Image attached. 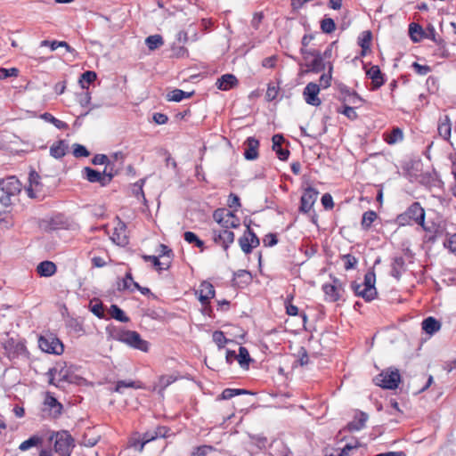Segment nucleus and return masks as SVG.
<instances>
[{"label":"nucleus","instance_id":"1","mask_svg":"<svg viewBox=\"0 0 456 456\" xmlns=\"http://www.w3.org/2000/svg\"><path fill=\"white\" fill-rule=\"evenodd\" d=\"M77 367L73 364L68 365L66 362H59L55 366L50 368L45 375L48 377V384L59 389L64 388V383L77 386H84L87 380L76 374Z\"/></svg>","mask_w":456,"mask_h":456},{"label":"nucleus","instance_id":"2","mask_svg":"<svg viewBox=\"0 0 456 456\" xmlns=\"http://www.w3.org/2000/svg\"><path fill=\"white\" fill-rule=\"evenodd\" d=\"M226 216H232V211L224 208H219L213 213L214 220L220 224L222 229H212L211 238L216 245L221 246L222 248L227 253L230 246L234 242L235 234L229 230V226H235L236 220L231 224L227 223Z\"/></svg>","mask_w":456,"mask_h":456},{"label":"nucleus","instance_id":"3","mask_svg":"<svg viewBox=\"0 0 456 456\" xmlns=\"http://www.w3.org/2000/svg\"><path fill=\"white\" fill-rule=\"evenodd\" d=\"M426 211L419 201H413L403 213L396 216L395 223L399 227L417 224L424 227Z\"/></svg>","mask_w":456,"mask_h":456},{"label":"nucleus","instance_id":"4","mask_svg":"<svg viewBox=\"0 0 456 456\" xmlns=\"http://www.w3.org/2000/svg\"><path fill=\"white\" fill-rule=\"evenodd\" d=\"M49 441L53 443V450L59 456H70L76 446L75 439L67 430L53 432Z\"/></svg>","mask_w":456,"mask_h":456},{"label":"nucleus","instance_id":"5","mask_svg":"<svg viewBox=\"0 0 456 456\" xmlns=\"http://www.w3.org/2000/svg\"><path fill=\"white\" fill-rule=\"evenodd\" d=\"M113 338L119 342L126 344L134 349L145 353L149 351V342L142 339L137 331L120 329L116 331Z\"/></svg>","mask_w":456,"mask_h":456},{"label":"nucleus","instance_id":"6","mask_svg":"<svg viewBox=\"0 0 456 456\" xmlns=\"http://www.w3.org/2000/svg\"><path fill=\"white\" fill-rule=\"evenodd\" d=\"M373 382L384 389L394 390L401 382V375L396 368H387L374 377Z\"/></svg>","mask_w":456,"mask_h":456},{"label":"nucleus","instance_id":"7","mask_svg":"<svg viewBox=\"0 0 456 456\" xmlns=\"http://www.w3.org/2000/svg\"><path fill=\"white\" fill-rule=\"evenodd\" d=\"M300 53L306 61L305 66L308 71L317 74L326 69V63L322 60L319 50L301 48Z\"/></svg>","mask_w":456,"mask_h":456},{"label":"nucleus","instance_id":"8","mask_svg":"<svg viewBox=\"0 0 456 456\" xmlns=\"http://www.w3.org/2000/svg\"><path fill=\"white\" fill-rule=\"evenodd\" d=\"M38 346L43 352L47 354L61 355L64 352L62 342L53 334L40 336Z\"/></svg>","mask_w":456,"mask_h":456},{"label":"nucleus","instance_id":"9","mask_svg":"<svg viewBox=\"0 0 456 456\" xmlns=\"http://www.w3.org/2000/svg\"><path fill=\"white\" fill-rule=\"evenodd\" d=\"M5 349L8 350L11 358L28 359L29 352L24 339L10 338L5 343Z\"/></svg>","mask_w":456,"mask_h":456},{"label":"nucleus","instance_id":"10","mask_svg":"<svg viewBox=\"0 0 456 456\" xmlns=\"http://www.w3.org/2000/svg\"><path fill=\"white\" fill-rule=\"evenodd\" d=\"M69 224V219L67 216L64 214L58 213L48 220H44L42 227L45 232H49L61 229H67Z\"/></svg>","mask_w":456,"mask_h":456},{"label":"nucleus","instance_id":"11","mask_svg":"<svg viewBox=\"0 0 456 456\" xmlns=\"http://www.w3.org/2000/svg\"><path fill=\"white\" fill-rule=\"evenodd\" d=\"M318 195L319 191L311 186L305 189L300 199L299 212L304 214L308 213L314 205Z\"/></svg>","mask_w":456,"mask_h":456},{"label":"nucleus","instance_id":"12","mask_svg":"<svg viewBox=\"0 0 456 456\" xmlns=\"http://www.w3.org/2000/svg\"><path fill=\"white\" fill-rule=\"evenodd\" d=\"M320 86L314 82H309L303 91V97L305 102L311 106L318 107L322 101L319 98Z\"/></svg>","mask_w":456,"mask_h":456},{"label":"nucleus","instance_id":"13","mask_svg":"<svg viewBox=\"0 0 456 456\" xmlns=\"http://www.w3.org/2000/svg\"><path fill=\"white\" fill-rule=\"evenodd\" d=\"M40 175L35 171L31 170L28 175V186L26 188L28 196L30 199L43 200L44 194L39 192V187L42 186L40 182Z\"/></svg>","mask_w":456,"mask_h":456},{"label":"nucleus","instance_id":"14","mask_svg":"<svg viewBox=\"0 0 456 456\" xmlns=\"http://www.w3.org/2000/svg\"><path fill=\"white\" fill-rule=\"evenodd\" d=\"M117 226L114 228L111 240L118 246L126 247L129 243V238L126 234V224L119 218Z\"/></svg>","mask_w":456,"mask_h":456},{"label":"nucleus","instance_id":"15","mask_svg":"<svg viewBox=\"0 0 456 456\" xmlns=\"http://www.w3.org/2000/svg\"><path fill=\"white\" fill-rule=\"evenodd\" d=\"M366 76L371 79V91L379 89L386 83L385 75L378 65H372L367 69Z\"/></svg>","mask_w":456,"mask_h":456},{"label":"nucleus","instance_id":"16","mask_svg":"<svg viewBox=\"0 0 456 456\" xmlns=\"http://www.w3.org/2000/svg\"><path fill=\"white\" fill-rule=\"evenodd\" d=\"M21 183L15 176H10L0 180V189L8 195H17L21 191Z\"/></svg>","mask_w":456,"mask_h":456},{"label":"nucleus","instance_id":"17","mask_svg":"<svg viewBox=\"0 0 456 456\" xmlns=\"http://www.w3.org/2000/svg\"><path fill=\"white\" fill-rule=\"evenodd\" d=\"M273 141V151H275L280 160L285 161L289 157V151L282 148V143L285 142V138L281 134H276L272 138Z\"/></svg>","mask_w":456,"mask_h":456},{"label":"nucleus","instance_id":"18","mask_svg":"<svg viewBox=\"0 0 456 456\" xmlns=\"http://www.w3.org/2000/svg\"><path fill=\"white\" fill-rule=\"evenodd\" d=\"M376 283V273L374 267L370 268L364 275L363 280V288H365V293L363 295L367 296V293H370L373 298L375 299L378 296V291L375 287Z\"/></svg>","mask_w":456,"mask_h":456},{"label":"nucleus","instance_id":"19","mask_svg":"<svg viewBox=\"0 0 456 456\" xmlns=\"http://www.w3.org/2000/svg\"><path fill=\"white\" fill-rule=\"evenodd\" d=\"M368 419L366 412L357 411L354 419L347 423L346 429L349 432L360 431L365 427Z\"/></svg>","mask_w":456,"mask_h":456},{"label":"nucleus","instance_id":"20","mask_svg":"<svg viewBox=\"0 0 456 456\" xmlns=\"http://www.w3.org/2000/svg\"><path fill=\"white\" fill-rule=\"evenodd\" d=\"M82 175L90 183H98L101 186H107V182L104 179V175L96 169L90 167H86L82 170Z\"/></svg>","mask_w":456,"mask_h":456},{"label":"nucleus","instance_id":"21","mask_svg":"<svg viewBox=\"0 0 456 456\" xmlns=\"http://www.w3.org/2000/svg\"><path fill=\"white\" fill-rule=\"evenodd\" d=\"M244 157L247 160H254L258 157L259 141L253 137H248L245 141Z\"/></svg>","mask_w":456,"mask_h":456},{"label":"nucleus","instance_id":"22","mask_svg":"<svg viewBox=\"0 0 456 456\" xmlns=\"http://www.w3.org/2000/svg\"><path fill=\"white\" fill-rule=\"evenodd\" d=\"M237 84L238 79L234 75L224 74L217 79L216 85L219 90L228 91L237 86Z\"/></svg>","mask_w":456,"mask_h":456},{"label":"nucleus","instance_id":"23","mask_svg":"<svg viewBox=\"0 0 456 456\" xmlns=\"http://www.w3.org/2000/svg\"><path fill=\"white\" fill-rule=\"evenodd\" d=\"M123 388L144 389L145 385L140 380H118L112 391L123 394Z\"/></svg>","mask_w":456,"mask_h":456},{"label":"nucleus","instance_id":"24","mask_svg":"<svg viewBox=\"0 0 456 456\" xmlns=\"http://www.w3.org/2000/svg\"><path fill=\"white\" fill-rule=\"evenodd\" d=\"M57 272L56 265L48 260L40 262L37 266V273L40 277H51Z\"/></svg>","mask_w":456,"mask_h":456},{"label":"nucleus","instance_id":"25","mask_svg":"<svg viewBox=\"0 0 456 456\" xmlns=\"http://www.w3.org/2000/svg\"><path fill=\"white\" fill-rule=\"evenodd\" d=\"M405 271V261L403 256H395L391 263L390 275L399 281Z\"/></svg>","mask_w":456,"mask_h":456},{"label":"nucleus","instance_id":"26","mask_svg":"<svg viewBox=\"0 0 456 456\" xmlns=\"http://www.w3.org/2000/svg\"><path fill=\"white\" fill-rule=\"evenodd\" d=\"M322 291L325 294V299L329 302H337L340 299V290L338 285L324 283L322 287Z\"/></svg>","mask_w":456,"mask_h":456},{"label":"nucleus","instance_id":"27","mask_svg":"<svg viewBox=\"0 0 456 456\" xmlns=\"http://www.w3.org/2000/svg\"><path fill=\"white\" fill-rule=\"evenodd\" d=\"M252 281L250 272L247 270H238L233 273L232 286L244 287Z\"/></svg>","mask_w":456,"mask_h":456},{"label":"nucleus","instance_id":"28","mask_svg":"<svg viewBox=\"0 0 456 456\" xmlns=\"http://www.w3.org/2000/svg\"><path fill=\"white\" fill-rule=\"evenodd\" d=\"M437 131L443 139L449 141L452 133V123L448 115L439 119Z\"/></svg>","mask_w":456,"mask_h":456},{"label":"nucleus","instance_id":"29","mask_svg":"<svg viewBox=\"0 0 456 456\" xmlns=\"http://www.w3.org/2000/svg\"><path fill=\"white\" fill-rule=\"evenodd\" d=\"M177 380V377L174 375H162L159 378V382L153 387V391H158V394L164 397L165 389Z\"/></svg>","mask_w":456,"mask_h":456},{"label":"nucleus","instance_id":"30","mask_svg":"<svg viewBox=\"0 0 456 456\" xmlns=\"http://www.w3.org/2000/svg\"><path fill=\"white\" fill-rule=\"evenodd\" d=\"M422 330L428 335H433L441 329V322L433 316H428L422 321Z\"/></svg>","mask_w":456,"mask_h":456},{"label":"nucleus","instance_id":"31","mask_svg":"<svg viewBox=\"0 0 456 456\" xmlns=\"http://www.w3.org/2000/svg\"><path fill=\"white\" fill-rule=\"evenodd\" d=\"M68 148L64 140H59L50 147V155L56 159H60L66 155Z\"/></svg>","mask_w":456,"mask_h":456},{"label":"nucleus","instance_id":"32","mask_svg":"<svg viewBox=\"0 0 456 456\" xmlns=\"http://www.w3.org/2000/svg\"><path fill=\"white\" fill-rule=\"evenodd\" d=\"M384 140L387 144H395L403 140V132L400 127L394 126L389 132L384 134Z\"/></svg>","mask_w":456,"mask_h":456},{"label":"nucleus","instance_id":"33","mask_svg":"<svg viewBox=\"0 0 456 456\" xmlns=\"http://www.w3.org/2000/svg\"><path fill=\"white\" fill-rule=\"evenodd\" d=\"M409 35L414 43H418L422 38L428 37V33L423 29V28L419 24L414 22L409 25Z\"/></svg>","mask_w":456,"mask_h":456},{"label":"nucleus","instance_id":"34","mask_svg":"<svg viewBox=\"0 0 456 456\" xmlns=\"http://www.w3.org/2000/svg\"><path fill=\"white\" fill-rule=\"evenodd\" d=\"M253 395V393L249 390L244 388H225L223 390L222 394L218 396V399L221 400H229L236 395Z\"/></svg>","mask_w":456,"mask_h":456},{"label":"nucleus","instance_id":"35","mask_svg":"<svg viewBox=\"0 0 456 456\" xmlns=\"http://www.w3.org/2000/svg\"><path fill=\"white\" fill-rule=\"evenodd\" d=\"M193 94H194V91H192V92H184V91H183L181 89H177L176 88V89H174V90L170 91L167 94V99L169 102H180L183 99H187V98L191 97Z\"/></svg>","mask_w":456,"mask_h":456},{"label":"nucleus","instance_id":"36","mask_svg":"<svg viewBox=\"0 0 456 456\" xmlns=\"http://www.w3.org/2000/svg\"><path fill=\"white\" fill-rule=\"evenodd\" d=\"M142 258L145 262L152 263V265L154 266V268L159 272H160L162 270H167L171 266V262H168V263L160 262L158 256L142 255Z\"/></svg>","mask_w":456,"mask_h":456},{"label":"nucleus","instance_id":"37","mask_svg":"<svg viewBox=\"0 0 456 456\" xmlns=\"http://www.w3.org/2000/svg\"><path fill=\"white\" fill-rule=\"evenodd\" d=\"M97 79V74L93 70H86L83 72L79 77V85L82 89L88 90L89 85L94 83Z\"/></svg>","mask_w":456,"mask_h":456},{"label":"nucleus","instance_id":"38","mask_svg":"<svg viewBox=\"0 0 456 456\" xmlns=\"http://www.w3.org/2000/svg\"><path fill=\"white\" fill-rule=\"evenodd\" d=\"M184 240L189 244H193L195 247L203 251L205 249V243L202 240L199 238V236L193 232H185L183 233Z\"/></svg>","mask_w":456,"mask_h":456},{"label":"nucleus","instance_id":"39","mask_svg":"<svg viewBox=\"0 0 456 456\" xmlns=\"http://www.w3.org/2000/svg\"><path fill=\"white\" fill-rule=\"evenodd\" d=\"M45 404L48 405L54 411V416L61 413L62 404L50 392L46 393Z\"/></svg>","mask_w":456,"mask_h":456},{"label":"nucleus","instance_id":"40","mask_svg":"<svg viewBox=\"0 0 456 456\" xmlns=\"http://www.w3.org/2000/svg\"><path fill=\"white\" fill-rule=\"evenodd\" d=\"M109 312L111 318L120 322H128L130 321L129 317H127L125 312L117 305H111Z\"/></svg>","mask_w":456,"mask_h":456},{"label":"nucleus","instance_id":"41","mask_svg":"<svg viewBox=\"0 0 456 456\" xmlns=\"http://www.w3.org/2000/svg\"><path fill=\"white\" fill-rule=\"evenodd\" d=\"M145 45L149 50L153 51L162 46L164 45V40L160 35H151L146 37Z\"/></svg>","mask_w":456,"mask_h":456},{"label":"nucleus","instance_id":"42","mask_svg":"<svg viewBox=\"0 0 456 456\" xmlns=\"http://www.w3.org/2000/svg\"><path fill=\"white\" fill-rule=\"evenodd\" d=\"M377 217L378 215L373 210H368L364 212L361 222L362 228L365 231L369 230Z\"/></svg>","mask_w":456,"mask_h":456},{"label":"nucleus","instance_id":"43","mask_svg":"<svg viewBox=\"0 0 456 456\" xmlns=\"http://www.w3.org/2000/svg\"><path fill=\"white\" fill-rule=\"evenodd\" d=\"M350 287L354 291V295L356 297H362L365 302H371L372 300H374L373 297L370 293H367V296L363 295V293H365V288H362V285L357 283L355 281L351 282Z\"/></svg>","mask_w":456,"mask_h":456},{"label":"nucleus","instance_id":"44","mask_svg":"<svg viewBox=\"0 0 456 456\" xmlns=\"http://www.w3.org/2000/svg\"><path fill=\"white\" fill-rule=\"evenodd\" d=\"M43 444L42 437L38 436H32L28 439L23 441L20 446L19 449L22 452L27 451L32 447L41 445Z\"/></svg>","mask_w":456,"mask_h":456},{"label":"nucleus","instance_id":"45","mask_svg":"<svg viewBox=\"0 0 456 456\" xmlns=\"http://www.w3.org/2000/svg\"><path fill=\"white\" fill-rule=\"evenodd\" d=\"M237 361L242 368H248L249 362L252 361L248 349L244 346L239 347V354H237Z\"/></svg>","mask_w":456,"mask_h":456},{"label":"nucleus","instance_id":"46","mask_svg":"<svg viewBox=\"0 0 456 456\" xmlns=\"http://www.w3.org/2000/svg\"><path fill=\"white\" fill-rule=\"evenodd\" d=\"M104 179L107 182V185L110 183L114 176L118 174V170L116 169L115 164L110 160L105 165L104 170L102 171Z\"/></svg>","mask_w":456,"mask_h":456},{"label":"nucleus","instance_id":"47","mask_svg":"<svg viewBox=\"0 0 456 456\" xmlns=\"http://www.w3.org/2000/svg\"><path fill=\"white\" fill-rule=\"evenodd\" d=\"M41 118L44 120L52 123L58 129H67L69 127V126L66 122L56 118L49 112H45L44 114L41 115Z\"/></svg>","mask_w":456,"mask_h":456},{"label":"nucleus","instance_id":"48","mask_svg":"<svg viewBox=\"0 0 456 456\" xmlns=\"http://www.w3.org/2000/svg\"><path fill=\"white\" fill-rule=\"evenodd\" d=\"M428 37L427 38L431 39L433 42H435L440 48L445 47V41L441 37H436V31L432 24H428L427 27Z\"/></svg>","mask_w":456,"mask_h":456},{"label":"nucleus","instance_id":"49","mask_svg":"<svg viewBox=\"0 0 456 456\" xmlns=\"http://www.w3.org/2000/svg\"><path fill=\"white\" fill-rule=\"evenodd\" d=\"M328 66H329L328 72L323 73L320 77V85H319L320 87L322 86L323 88H327L330 86V81L332 78L333 65L331 62L328 61Z\"/></svg>","mask_w":456,"mask_h":456},{"label":"nucleus","instance_id":"50","mask_svg":"<svg viewBox=\"0 0 456 456\" xmlns=\"http://www.w3.org/2000/svg\"><path fill=\"white\" fill-rule=\"evenodd\" d=\"M372 39V34L370 30H365L361 34L358 38V45L361 48L370 49V42Z\"/></svg>","mask_w":456,"mask_h":456},{"label":"nucleus","instance_id":"51","mask_svg":"<svg viewBox=\"0 0 456 456\" xmlns=\"http://www.w3.org/2000/svg\"><path fill=\"white\" fill-rule=\"evenodd\" d=\"M321 29L323 33L330 34L336 29V23L333 19L325 17L321 20Z\"/></svg>","mask_w":456,"mask_h":456},{"label":"nucleus","instance_id":"52","mask_svg":"<svg viewBox=\"0 0 456 456\" xmlns=\"http://www.w3.org/2000/svg\"><path fill=\"white\" fill-rule=\"evenodd\" d=\"M198 292H200L210 298H213L216 295V290H215L214 286L210 282L206 281H202L200 283V289Z\"/></svg>","mask_w":456,"mask_h":456},{"label":"nucleus","instance_id":"53","mask_svg":"<svg viewBox=\"0 0 456 456\" xmlns=\"http://www.w3.org/2000/svg\"><path fill=\"white\" fill-rule=\"evenodd\" d=\"M91 312L100 319L105 318V306L101 301H97L95 304L90 303Z\"/></svg>","mask_w":456,"mask_h":456},{"label":"nucleus","instance_id":"54","mask_svg":"<svg viewBox=\"0 0 456 456\" xmlns=\"http://www.w3.org/2000/svg\"><path fill=\"white\" fill-rule=\"evenodd\" d=\"M342 260L344 261V268L345 270H352L356 267V265L358 263L357 258L351 255V254H346L341 256Z\"/></svg>","mask_w":456,"mask_h":456},{"label":"nucleus","instance_id":"55","mask_svg":"<svg viewBox=\"0 0 456 456\" xmlns=\"http://www.w3.org/2000/svg\"><path fill=\"white\" fill-rule=\"evenodd\" d=\"M354 107L348 106L347 104L343 105L342 109H338L337 111L345 115L350 120H356L358 118V114L354 110Z\"/></svg>","mask_w":456,"mask_h":456},{"label":"nucleus","instance_id":"56","mask_svg":"<svg viewBox=\"0 0 456 456\" xmlns=\"http://www.w3.org/2000/svg\"><path fill=\"white\" fill-rule=\"evenodd\" d=\"M213 341L216 344L219 349L224 348V345L231 340L226 338L224 333L221 330H216L213 333Z\"/></svg>","mask_w":456,"mask_h":456},{"label":"nucleus","instance_id":"57","mask_svg":"<svg viewBox=\"0 0 456 456\" xmlns=\"http://www.w3.org/2000/svg\"><path fill=\"white\" fill-rule=\"evenodd\" d=\"M437 179L436 172H427L420 175V183L426 185H435V182Z\"/></svg>","mask_w":456,"mask_h":456},{"label":"nucleus","instance_id":"58","mask_svg":"<svg viewBox=\"0 0 456 456\" xmlns=\"http://www.w3.org/2000/svg\"><path fill=\"white\" fill-rule=\"evenodd\" d=\"M238 243L241 248V250L246 254L248 255L252 252V247L250 246V240L245 236L242 235L238 239Z\"/></svg>","mask_w":456,"mask_h":456},{"label":"nucleus","instance_id":"59","mask_svg":"<svg viewBox=\"0 0 456 456\" xmlns=\"http://www.w3.org/2000/svg\"><path fill=\"white\" fill-rule=\"evenodd\" d=\"M73 155L76 158H86L90 155V151L86 149V146L79 143H75L73 144Z\"/></svg>","mask_w":456,"mask_h":456},{"label":"nucleus","instance_id":"60","mask_svg":"<svg viewBox=\"0 0 456 456\" xmlns=\"http://www.w3.org/2000/svg\"><path fill=\"white\" fill-rule=\"evenodd\" d=\"M227 205L234 211H238V209L241 207L240 197L237 194L231 192L228 197Z\"/></svg>","mask_w":456,"mask_h":456},{"label":"nucleus","instance_id":"61","mask_svg":"<svg viewBox=\"0 0 456 456\" xmlns=\"http://www.w3.org/2000/svg\"><path fill=\"white\" fill-rule=\"evenodd\" d=\"M297 362L299 363L300 366H305L308 364L309 356H308L307 350L304 346H301L298 349V351L297 353Z\"/></svg>","mask_w":456,"mask_h":456},{"label":"nucleus","instance_id":"62","mask_svg":"<svg viewBox=\"0 0 456 456\" xmlns=\"http://www.w3.org/2000/svg\"><path fill=\"white\" fill-rule=\"evenodd\" d=\"M279 87L273 83H269L265 94V98L268 102H272L276 99L278 95Z\"/></svg>","mask_w":456,"mask_h":456},{"label":"nucleus","instance_id":"63","mask_svg":"<svg viewBox=\"0 0 456 456\" xmlns=\"http://www.w3.org/2000/svg\"><path fill=\"white\" fill-rule=\"evenodd\" d=\"M20 70L17 68H0V79H5L11 77H18Z\"/></svg>","mask_w":456,"mask_h":456},{"label":"nucleus","instance_id":"64","mask_svg":"<svg viewBox=\"0 0 456 456\" xmlns=\"http://www.w3.org/2000/svg\"><path fill=\"white\" fill-rule=\"evenodd\" d=\"M411 67L413 68L415 72L418 75H420V76H426L427 74H428L432 70L431 67H429L428 65H421V64H419V62H416V61H414L411 64Z\"/></svg>","mask_w":456,"mask_h":456}]
</instances>
